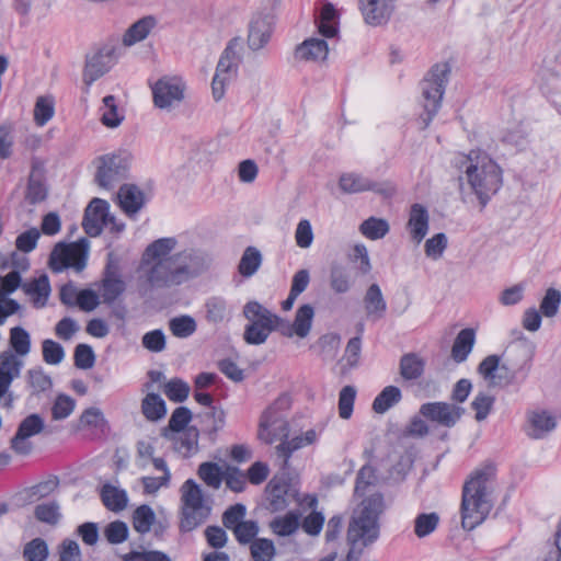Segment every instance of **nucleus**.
Masks as SVG:
<instances>
[{
    "label": "nucleus",
    "instance_id": "obj_1",
    "mask_svg": "<svg viewBox=\"0 0 561 561\" xmlns=\"http://www.w3.org/2000/svg\"><path fill=\"white\" fill-rule=\"evenodd\" d=\"M176 244L175 238H160L145 249L139 271L150 289L179 287L209 270L213 260L206 252L185 249L171 254Z\"/></svg>",
    "mask_w": 561,
    "mask_h": 561
},
{
    "label": "nucleus",
    "instance_id": "obj_2",
    "mask_svg": "<svg viewBox=\"0 0 561 561\" xmlns=\"http://www.w3.org/2000/svg\"><path fill=\"white\" fill-rule=\"evenodd\" d=\"M461 168L465 176H459V192L461 201L473 204L478 201L483 209L491 197L502 185V171L500 167L485 153L471 151L461 157Z\"/></svg>",
    "mask_w": 561,
    "mask_h": 561
},
{
    "label": "nucleus",
    "instance_id": "obj_3",
    "mask_svg": "<svg viewBox=\"0 0 561 561\" xmlns=\"http://www.w3.org/2000/svg\"><path fill=\"white\" fill-rule=\"evenodd\" d=\"M533 346L526 342L511 344L502 355H488L478 373L491 387H507L526 379L531 366Z\"/></svg>",
    "mask_w": 561,
    "mask_h": 561
},
{
    "label": "nucleus",
    "instance_id": "obj_4",
    "mask_svg": "<svg viewBox=\"0 0 561 561\" xmlns=\"http://www.w3.org/2000/svg\"><path fill=\"white\" fill-rule=\"evenodd\" d=\"M495 476V466L485 462L477 468L462 488L461 497V526L472 530L482 524L490 514L493 503L489 483Z\"/></svg>",
    "mask_w": 561,
    "mask_h": 561
},
{
    "label": "nucleus",
    "instance_id": "obj_5",
    "mask_svg": "<svg viewBox=\"0 0 561 561\" xmlns=\"http://www.w3.org/2000/svg\"><path fill=\"white\" fill-rule=\"evenodd\" d=\"M383 508V497L376 493L363 500L360 508L355 513L347 529V542L352 546L345 559L358 561L362 551L355 552L354 546L362 540L364 546L376 541L379 537V515Z\"/></svg>",
    "mask_w": 561,
    "mask_h": 561
},
{
    "label": "nucleus",
    "instance_id": "obj_6",
    "mask_svg": "<svg viewBox=\"0 0 561 561\" xmlns=\"http://www.w3.org/2000/svg\"><path fill=\"white\" fill-rule=\"evenodd\" d=\"M450 67L448 64H436L421 81V103L423 113L420 115L422 128L428 127L442 106L443 95L448 82Z\"/></svg>",
    "mask_w": 561,
    "mask_h": 561
},
{
    "label": "nucleus",
    "instance_id": "obj_7",
    "mask_svg": "<svg viewBox=\"0 0 561 561\" xmlns=\"http://www.w3.org/2000/svg\"><path fill=\"white\" fill-rule=\"evenodd\" d=\"M244 39L245 37H232L218 60L211 81V92L215 101L224 98L226 85L237 75L239 64L245 56Z\"/></svg>",
    "mask_w": 561,
    "mask_h": 561
},
{
    "label": "nucleus",
    "instance_id": "obj_8",
    "mask_svg": "<svg viewBox=\"0 0 561 561\" xmlns=\"http://www.w3.org/2000/svg\"><path fill=\"white\" fill-rule=\"evenodd\" d=\"M242 314L249 321L244 327V342L249 345L264 344L272 333L271 310L252 300L244 305Z\"/></svg>",
    "mask_w": 561,
    "mask_h": 561
},
{
    "label": "nucleus",
    "instance_id": "obj_9",
    "mask_svg": "<svg viewBox=\"0 0 561 561\" xmlns=\"http://www.w3.org/2000/svg\"><path fill=\"white\" fill-rule=\"evenodd\" d=\"M87 257L88 241L85 239L71 244L59 242L50 253L49 267L54 273H60L68 267L80 272L87 265Z\"/></svg>",
    "mask_w": 561,
    "mask_h": 561
},
{
    "label": "nucleus",
    "instance_id": "obj_10",
    "mask_svg": "<svg viewBox=\"0 0 561 561\" xmlns=\"http://www.w3.org/2000/svg\"><path fill=\"white\" fill-rule=\"evenodd\" d=\"M185 82L178 76H163L151 84L152 101L156 107L172 111L184 100Z\"/></svg>",
    "mask_w": 561,
    "mask_h": 561
},
{
    "label": "nucleus",
    "instance_id": "obj_11",
    "mask_svg": "<svg viewBox=\"0 0 561 561\" xmlns=\"http://www.w3.org/2000/svg\"><path fill=\"white\" fill-rule=\"evenodd\" d=\"M466 410L444 401L426 402L420 407V414L427 421L451 428L460 421Z\"/></svg>",
    "mask_w": 561,
    "mask_h": 561
},
{
    "label": "nucleus",
    "instance_id": "obj_12",
    "mask_svg": "<svg viewBox=\"0 0 561 561\" xmlns=\"http://www.w3.org/2000/svg\"><path fill=\"white\" fill-rule=\"evenodd\" d=\"M23 362L11 352H4L0 357V400L5 408H11L13 394L9 391L14 379L19 378Z\"/></svg>",
    "mask_w": 561,
    "mask_h": 561
},
{
    "label": "nucleus",
    "instance_id": "obj_13",
    "mask_svg": "<svg viewBox=\"0 0 561 561\" xmlns=\"http://www.w3.org/2000/svg\"><path fill=\"white\" fill-rule=\"evenodd\" d=\"M44 427L45 423L39 414L33 413L27 415L21 421L15 435L11 438L12 450L18 455H28L32 450V445L26 439L42 433Z\"/></svg>",
    "mask_w": 561,
    "mask_h": 561
},
{
    "label": "nucleus",
    "instance_id": "obj_14",
    "mask_svg": "<svg viewBox=\"0 0 561 561\" xmlns=\"http://www.w3.org/2000/svg\"><path fill=\"white\" fill-rule=\"evenodd\" d=\"M339 186L346 194L371 191L385 197H389L394 193V188L391 185L370 181L357 173L342 174L339 180Z\"/></svg>",
    "mask_w": 561,
    "mask_h": 561
},
{
    "label": "nucleus",
    "instance_id": "obj_15",
    "mask_svg": "<svg viewBox=\"0 0 561 561\" xmlns=\"http://www.w3.org/2000/svg\"><path fill=\"white\" fill-rule=\"evenodd\" d=\"M396 0H359L365 23L378 26L386 24L393 10Z\"/></svg>",
    "mask_w": 561,
    "mask_h": 561
},
{
    "label": "nucleus",
    "instance_id": "obj_16",
    "mask_svg": "<svg viewBox=\"0 0 561 561\" xmlns=\"http://www.w3.org/2000/svg\"><path fill=\"white\" fill-rule=\"evenodd\" d=\"M557 427V417L546 410L527 413L526 434L534 439H541Z\"/></svg>",
    "mask_w": 561,
    "mask_h": 561
},
{
    "label": "nucleus",
    "instance_id": "obj_17",
    "mask_svg": "<svg viewBox=\"0 0 561 561\" xmlns=\"http://www.w3.org/2000/svg\"><path fill=\"white\" fill-rule=\"evenodd\" d=\"M105 226V199L94 197L84 210L82 227L90 237H98Z\"/></svg>",
    "mask_w": 561,
    "mask_h": 561
},
{
    "label": "nucleus",
    "instance_id": "obj_18",
    "mask_svg": "<svg viewBox=\"0 0 561 561\" xmlns=\"http://www.w3.org/2000/svg\"><path fill=\"white\" fill-rule=\"evenodd\" d=\"M133 162V154L126 148H121L107 156V187L112 182H119L128 178Z\"/></svg>",
    "mask_w": 561,
    "mask_h": 561
},
{
    "label": "nucleus",
    "instance_id": "obj_19",
    "mask_svg": "<svg viewBox=\"0 0 561 561\" xmlns=\"http://www.w3.org/2000/svg\"><path fill=\"white\" fill-rule=\"evenodd\" d=\"M116 201L126 215L133 216L145 205V194L135 184H123L116 193Z\"/></svg>",
    "mask_w": 561,
    "mask_h": 561
},
{
    "label": "nucleus",
    "instance_id": "obj_20",
    "mask_svg": "<svg viewBox=\"0 0 561 561\" xmlns=\"http://www.w3.org/2000/svg\"><path fill=\"white\" fill-rule=\"evenodd\" d=\"M339 18L334 5L325 1L319 11H314V23L319 35H339Z\"/></svg>",
    "mask_w": 561,
    "mask_h": 561
},
{
    "label": "nucleus",
    "instance_id": "obj_21",
    "mask_svg": "<svg viewBox=\"0 0 561 561\" xmlns=\"http://www.w3.org/2000/svg\"><path fill=\"white\" fill-rule=\"evenodd\" d=\"M104 48L99 47L93 51L89 53L85 57V67L83 71L84 92H88L92 83L104 75Z\"/></svg>",
    "mask_w": 561,
    "mask_h": 561
},
{
    "label": "nucleus",
    "instance_id": "obj_22",
    "mask_svg": "<svg viewBox=\"0 0 561 561\" xmlns=\"http://www.w3.org/2000/svg\"><path fill=\"white\" fill-rule=\"evenodd\" d=\"M430 216L427 209L421 204H413L410 210L408 228L411 238L417 244L422 242L428 231Z\"/></svg>",
    "mask_w": 561,
    "mask_h": 561
},
{
    "label": "nucleus",
    "instance_id": "obj_23",
    "mask_svg": "<svg viewBox=\"0 0 561 561\" xmlns=\"http://www.w3.org/2000/svg\"><path fill=\"white\" fill-rule=\"evenodd\" d=\"M199 432L195 426H188L185 431L172 436L173 449L182 457L187 458L198 451Z\"/></svg>",
    "mask_w": 561,
    "mask_h": 561
},
{
    "label": "nucleus",
    "instance_id": "obj_24",
    "mask_svg": "<svg viewBox=\"0 0 561 561\" xmlns=\"http://www.w3.org/2000/svg\"><path fill=\"white\" fill-rule=\"evenodd\" d=\"M328 51V44L323 38L308 37L296 47L295 57L300 60H318L324 59Z\"/></svg>",
    "mask_w": 561,
    "mask_h": 561
},
{
    "label": "nucleus",
    "instance_id": "obj_25",
    "mask_svg": "<svg viewBox=\"0 0 561 561\" xmlns=\"http://www.w3.org/2000/svg\"><path fill=\"white\" fill-rule=\"evenodd\" d=\"M276 16L272 10H260L249 21L248 35H272L275 31Z\"/></svg>",
    "mask_w": 561,
    "mask_h": 561
},
{
    "label": "nucleus",
    "instance_id": "obj_26",
    "mask_svg": "<svg viewBox=\"0 0 561 561\" xmlns=\"http://www.w3.org/2000/svg\"><path fill=\"white\" fill-rule=\"evenodd\" d=\"M329 279L331 289L336 294L347 293L353 285L350 268L336 261L332 262L330 265Z\"/></svg>",
    "mask_w": 561,
    "mask_h": 561
},
{
    "label": "nucleus",
    "instance_id": "obj_27",
    "mask_svg": "<svg viewBox=\"0 0 561 561\" xmlns=\"http://www.w3.org/2000/svg\"><path fill=\"white\" fill-rule=\"evenodd\" d=\"M211 507L209 505L183 506L181 529L183 531H192L206 522L210 515Z\"/></svg>",
    "mask_w": 561,
    "mask_h": 561
},
{
    "label": "nucleus",
    "instance_id": "obj_28",
    "mask_svg": "<svg viewBox=\"0 0 561 561\" xmlns=\"http://www.w3.org/2000/svg\"><path fill=\"white\" fill-rule=\"evenodd\" d=\"M476 341L473 329H462L456 336L451 347V357L456 363H462L471 353Z\"/></svg>",
    "mask_w": 561,
    "mask_h": 561
},
{
    "label": "nucleus",
    "instance_id": "obj_29",
    "mask_svg": "<svg viewBox=\"0 0 561 561\" xmlns=\"http://www.w3.org/2000/svg\"><path fill=\"white\" fill-rule=\"evenodd\" d=\"M141 413L146 420L158 422L167 414V405L160 394L147 392L141 401Z\"/></svg>",
    "mask_w": 561,
    "mask_h": 561
},
{
    "label": "nucleus",
    "instance_id": "obj_30",
    "mask_svg": "<svg viewBox=\"0 0 561 561\" xmlns=\"http://www.w3.org/2000/svg\"><path fill=\"white\" fill-rule=\"evenodd\" d=\"M365 310L368 317L379 319L383 316L387 304L379 285L371 284L364 296Z\"/></svg>",
    "mask_w": 561,
    "mask_h": 561
},
{
    "label": "nucleus",
    "instance_id": "obj_31",
    "mask_svg": "<svg viewBox=\"0 0 561 561\" xmlns=\"http://www.w3.org/2000/svg\"><path fill=\"white\" fill-rule=\"evenodd\" d=\"M425 362L416 353L404 354L400 358L399 370L404 380H416L424 374Z\"/></svg>",
    "mask_w": 561,
    "mask_h": 561
},
{
    "label": "nucleus",
    "instance_id": "obj_32",
    "mask_svg": "<svg viewBox=\"0 0 561 561\" xmlns=\"http://www.w3.org/2000/svg\"><path fill=\"white\" fill-rule=\"evenodd\" d=\"M266 492L268 494L271 511L278 512L287 507L288 502L286 495L288 484L284 480L272 479L266 485Z\"/></svg>",
    "mask_w": 561,
    "mask_h": 561
},
{
    "label": "nucleus",
    "instance_id": "obj_33",
    "mask_svg": "<svg viewBox=\"0 0 561 561\" xmlns=\"http://www.w3.org/2000/svg\"><path fill=\"white\" fill-rule=\"evenodd\" d=\"M402 399L401 390L396 386H387L375 398L373 410L378 414H383Z\"/></svg>",
    "mask_w": 561,
    "mask_h": 561
},
{
    "label": "nucleus",
    "instance_id": "obj_34",
    "mask_svg": "<svg viewBox=\"0 0 561 561\" xmlns=\"http://www.w3.org/2000/svg\"><path fill=\"white\" fill-rule=\"evenodd\" d=\"M313 317L314 309L309 304H305L296 310L293 324L298 337L305 339L308 336L312 327Z\"/></svg>",
    "mask_w": 561,
    "mask_h": 561
},
{
    "label": "nucleus",
    "instance_id": "obj_35",
    "mask_svg": "<svg viewBox=\"0 0 561 561\" xmlns=\"http://www.w3.org/2000/svg\"><path fill=\"white\" fill-rule=\"evenodd\" d=\"M262 264L261 252L254 247H248L239 262L238 271L243 277H251Z\"/></svg>",
    "mask_w": 561,
    "mask_h": 561
},
{
    "label": "nucleus",
    "instance_id": "obj_36",
    "mask_svg": "<svg viewBox=\"0 0 561 561\" xmlns=\"http://www.w3.org/2000/svg\"><path fill=\"white\" fill-rule=\"evenodd\" d=\"M389 224L386 219L369 217L359 226V231L370 240H379L389 232Z\"/></svg>",
    "mask_w": 561,
    "mask_h": 561
},
{
    "label": "nucleus",
    "instance_id": "obj_37",
    "mask_svg": "<svg viewBox=\"0 0 561 561\" xmlns=\"http://www.w3.org/2000/svg\"><path fill=\"white\" fill-rule=\"evenodd\" d=\"M274 534L286 537L293 535L299 527V515L289 512L283 517L274 518L270 524Z\"/></svg>",
    "mask_w": 561,
    "mask_h": 561
},
{
    "label": "nucleus",
    "instance_id": "obj_38",
    "mask_svg": "<svg viewBox=\"0 0 561 561\" xmlns=\"http://www.w3.org/2000/svg\"><path fill=\"white\" fill-rule=\"evenodd\" d=\"M198 477L210 488L219 489L225 472L221 471V468L218 463L206 461L199 465L197 470Z\"/></svg>",
    "mask_w": 561,
    "mask_h": 561
},
{
    "label": "nucleus",
    "instance_id": "obj_39",
    "mask_svg": "<svg viewBox=\"0 0 561 561\" xmlns=\"http://www.w3.org/2000/svg\"><path fill=\"white\" fill-rule=\"evenodd\" d=\"M156 520V514L149 505L138 506L133 514V527L139 534H147Z\"/></svg>",
    "mask_w": 561,
    "mask_h": 561
},
{
    "label": "nucleus",
    "instance_id": "obj_40",
    "mask_svg": "<svg viewBox=\"0 0 561 561\" xmlns=\"http://www.w3.org/2000/svg\"><path fill=\"white\" fill-rule=\"evenodd\" d=\"M192 420V412L186 407L176 408L169 420L168 427L163 430L162 435L169 437V432L180 433L185 431L187 424Z\"/></svg>",
    "mask_w": 561,
    "mask_h": 561
},
{
    "label": "nucleus",
    "instance_id": "obj_41",
    "mask_svg": "<svg viewBox=\"0 0 561 561\" xmlns=\"http://www.w3.org/2000/svg\"><path fill=\"white\" fill-rule=\"evenodd\" d=\"M10 346L19 356H26L31 351L30 333L22 327H13L10 330Z\"/></svg>",
    "mask_w": 561,
    "mask_h": 561
},
{
    "label": "nucleus",
    "instance_id": "obj_42",
    "mask_svg": "<svg viewBox=\"0 0 561 561\" xmlns=\"http://www.w3.org/2000/svg\"><path fill=\"white\" fill-rule=\"evenodd\" d=\"M169 329L172 334L180 339L191 336L197 329L196 321L191 316H180L169 321Z\"/></svg>",
    "mask_w": 561,
    "mask_h": 561
},
{
    "label": "nucleus",
    "instance_id": "obj_43",
    "mask_svg": "<svg viewBox=\"0 0 561 561\" xmlns=\"http://www.w3.org/2000/svg\"><path fill=\"white\" fill-rule=\"evenodd\" d=\"M181 491L183 506L206 505L204 503L203 490L193 479L186 480L183 483Z\"/></svg>",
    "mask_w": 561,
    "mask_h": 561
},
{
    "label": "nucleus",
    "instance_id": "obj_44",
    "mask_svg": "<svg viewBox=\"0 0 561 561\" xmlns=\"http://www.w3.org/2000/svg\"><path fill=\"white\" fill-rule=\"evenodd\" d=\"M27 383L33 394H39L53 387V380L42 367L32 368L27 371Z\"/></svg>",
    "mask_w": 561,
    "mask_h": 561
},
{
    "label": "nucleus",
    "instance_id": "obj_45",
    "mask_svg": "<svg viewBox=\"0 0 561 561\" xmlns=\"http://www.w3.org/2000/svg\"><path fill=\"white\" fill-rule=\"evenodd\" d=\"M34 516L42 523L56 525L61 517L59 504L55 501L38 504L35 506Z\"/></svg>",
    "mask_w": 561,
    "mask_h": 561
},
{
    "label": "nucleus",
    "instance_id": "obj_46",
    "mask_svg": "<svg viewBox=\"0 0 561 561\" xmlns=\"http://www.w3.org/2000/svg\"><path fill=\"white\" fill-rule=\"evenodd\" d=\"M250 551L254 561H271L276 553L274 542L266 538H256L251 543Z\"/></svg>",
    "mask_w": 561,
    "mask_h": 561
},
{
    "label": "nucleus",
    "instance_id": "obj_47",
    "mask_svg": "<svg viewBox=\"0 0 561 561\" xmlns=\"http://www.w3.org/2000/svg\"><path fill=\"white\" fill-rule=\"evenodd\" d=\"M205 308L206 319L211 323L222 322L228 314L227 302L220 297L209 298L205 304Z\"/></svg>",
    "mask_w": 561,
    "mask_h": 561
},
{
    "label": "nucleus",
    "instance_id": "obj_48",
    "mask_svg": "<svg viewBox=\"0 0 561 561\" xmlns=\"http://www.w3.org/2000/svg\"><path fill=\"white\" fill-rule=\"evenodd\" d=\"M128 494L124 489L107 483V511L119 513L127 508Z\"/></svg>",
    "mask_w": 561,
    "mask_h": 561
},
{
    "label": "nucleus",
    "instance_id": "obj_49",
    "mask_svg": "<svg viewBox=\"0 0 561 561\" xmlns=\"http://www.w3.org/2000/svg\"><path fill=\"white\" fill-rule=\"evenodd\" d=\"M48 553V546L42 538L32 539L23 549V557L26 561H46Z\"/></svg>",
    "mask_w": 561,
    "mask_h": 561
},
{
    "label": "nucleus",
    "instance_id": "obj_50",
    "mask_svg": "<svg viewBox=\"0 0 561 561\" xmlns=\"http://www.w3.org/2000/svg\"><path fill=\"white\" fill-rule=\"evenodd\" d=\"M165 396L173 402H183L190 394V386L180 378H173L163 386Z\"/></svg>",
    "mask_w": 561,
    "mask_h": 561
},
{
    "label": "nucleus",
    "instance_id": "obj_51",
    "mask_svg": "<svg viewBox=\"0 0 561 561\" xmlns=\"http://www.w3.org/2000/svg\"><path fill=\"white\" fill-rule=\"evenodd\" d=\"M438 523L439 516L434 512L420 514L414 520V533L419 538L426 537L437 528Z\"/></svg>",
    "mask_w": 561,
    "mask_h": 561
},
{
    "label": "nucleus",
    "instance_id": "obj_52",
    "mask_svg": "<svg viewBox=\"0 0 561 561\" xmlns=\"http://www.w3.org/2000/svg\"><path fill=\"white\" fill-rule=\"evenodd\" d=\"M127 288L123 274H113L107 263V307L122 296Z\"/></svg>",
    "mask_w": 561,
    "mask_h": 561
},
{
    "label": "nucleus",
    "instance_id": "obj_53",
    "mask_svg": "<svg viewBox=\"0 0 561 561\" xmlns=\"http://www.w3.org/2000/svg\"><path fill=\"white\" fill-rule=\"evenodd\" d=\"M356 398V389L354 386H345L339 394V415L343 420L352 416L354 402Z\"/></svg>",
    "mask_w": 561,
    "mask_h": 561
},
{
    "label": "nucleus",
    "instance_id": "obj_54",
    "mask_svg": "<svg viewBox=\"0 0 561 561\" xmlns=\"http://www.w3.org/2000/svg\"><path fill=\"white\" fill-rule=\"evenodd\" d=\"M259 530V524L255 520H244L237 525L232 533L240 545H248L256 539Z\"/></svg>",
    "mask_w": 561,
    "mask_h": 561
},
{
    "label": "nucleus",
    "instance_id": "obj_55",
    "mask_svg": "<svg viewBox=\"0 0 561 561\" xmlns=\"http://www.w3.org/2000/svg\"><path fill=\"white\" fill-rule=\"evenodd\" d=\"M560 304L561 291L556 288H548L540 302V312L547 318H552L558 313Z\"/></svg>",
    "mask_w": 561,
    "mask_h": 561
},
{
    "label": "nucleus",
    "instance_id": "obj_56",
    "mask_svg": "<svg viewBox=\"0 0 561 561\" xmlns=\"http://www.w3.org/2000/svg\"><path fill=\"white\" fill-rule=\"evenodd\" d=\"M76 401L67 394H58L51 407V416L54 420H65L75 410Z\"/></svg>",
    "mask_w": 561,
    "mask_h": 561
},
{
    "label": "nucleus",
    "instance_id": "obj_57",
    "mask_svg": "<svg viewBox=\"0 0 561 561\" xmlns=\"http://www.w3.org/2000/svg\"><path fill=\"white\" fill-rule=\"evenodd\" d=\"M42 352L44 362L49 365H58L65 358L64 347L50 339L43 341Z\"/></svg>",
    "mask_w": 561,
    "mask_h": 561
},
{
    "label": "nucleus",
    "instance_id": "obj_58",
    "mask_svg": "<svg viewBox=\"0 0 561 561\" xmlns=\"http://www.w3.org/2000/svg\"><path fill=\"white\" fill-rule=\"evenodd\" d=\"M495 398L484 392H479L471 402L472 410L476 411V420L481 422L485 420L492 410Z\"/></svg>",
    "mask_w": 561,
    "mask_h": 561
},
{
    "label": "nucleus",
    "instance_id": "obj_59",
    "mask_svg": "<svg viewBox=\"0 0 561 561\" xmlns=\"http://www.w3.org/2000/svg\"><path fill=\"white\" fill-rule=\"evenodd\" d=\"M54 102L49 98L39 96L34 107V119L38 126H44L54 116Z\"/></svg>",
    "mask_w": 561,
    "mask_h": 561
},
{
    "label": "nucleus",
    "instance_id": "obj_60",
    "mask_svg": "<svg viewBox=\"0 0 561 561\" xmlns=\"http://www.w3.org/2000/svg\"><path fill=\"white\" fill-rule=\"evenodd\" d=\"M77 535L84 546L94 548L100 540V531L96 523L87 522L77 527Z\"/></svg>",
    "mask_w": 561,
    "mask_h": 561
},
{
    "label": "nucleus",
    "instance_id": "obj_61",
    "mask_svg": "<svg viewBox=\"0 0 561 561\" xmlns=\"http://www.w3.org/2000/svg\"><path fill=\"white\" fill-rule=\"evenodd\" d=\"M245 514L247 508L243 504L231 505L222 514V524L226 528L232 530L237 525L244 522Z\"/></svg>",
    "mask_w": 561,
    "mask_h": 561
},
{
    "label": "nucleus",
    "instance_id": "obj_62",
    "mask_svg": "<svg viewBox=\"0 0 561 561\" xmlns=\"http://www.w3.org/2000/svg\"><path fill=\"white\" fill-rule=\"evenodd\" d=\"M447 243L448 240L445 233H436L426 240L425 254L433 260H438L447 248Z\"/></svg>",
    "mask_w": 561,
    "mask_h": 561
},
{
    "label": "nucleus",
    "instance_id": "obj_63",
    "mask_svg": "<svg viewBox=\"0 0 561 561\" xmlns=\"http://www.w3.org/2000/svg\"><path fill=\"white\" fill-rule=\"evenodd\" d=\"M75 365L79 369H90L95 362L92 347L88 344H78L75 348Z\"/></svg>",
    "mask_w": 561,
    "mask_h": 561
},
{
    "label": "nucleus",
    "instance_id": "obj_64",
    "mask_svg": "<svg viewBox=\"0 0 561 561\" xmlns=\"http://www.w3.org/2000/svg\"><path fill=\"white\" fill-rule=\"evenodd\" d=\"M39 237V230L31 228L16 237L15 247L21 252L30 253L36 248Z\"/></svg>",
    "mask_w": 561,
    "mask_h": 561
}]
</instances>
